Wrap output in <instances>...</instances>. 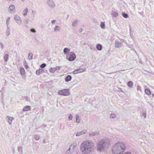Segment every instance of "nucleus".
Returning <instances> with one entry per match:
<instances>
[{"label":"nucleus","mask_w":154,"mask_h":154,"mask_svg":"<svg viewBox=\"0 0 154 154\" xmlns=\"http://www.w3.org/2000/svg\"><path fill=\"white\" fill-rule=\"evenodd\" d=\"M125 149V146L122 142L116 143L112 148V154H122Z\"/></svg>","instance_id":"f257e3e1"},{"label":"nucleus","mask_w":154,"mask_h":154,"mask_svg":"<svg viewBox=\"0 0 154 154\" xmlns=\"http://www.w3.org/2000/svg\"><path fill=\"white\" fill-rule=\"evenodd\" d=\"M109 140L104 139L98 140L97 143V149L98 152H102L104 149L108 148L109 144Z\"/></svg>","instance_id":"f03ea898"},{"label":"nucleus","mask_w":154,"mask_h":154,"mask_svg":"<svg viewBox=\"0 0 154 154\" xmlns=\"http://www.w3.org/2000/svg\"><path fill=\"white\" fill-rule=\"evenodd\" d=\"M80 150L83 154H87L92 151L93 148L91 144L89 142L84 141L81 145Z\"/></svg>","instance_id":"7ed1b4c3"},{"label":"nucleus","mask_w":154,"mask_h":154,"mask_svg":"<svg viewBox=\"0 0 154 154\" xmlns=\"http://www.w3.org/2000/svg\"><path fill=\"white\" fill-rule=\"evenodd\" d=\"M57 93L59 95L67 96L69 95L70 92L69 89H66L59 91Z\"/></svg>","instance_id":"20e7f679"},{"label":"nucleus","mask_w":154,"mask_h":154,"mask_svg":"<svg viewBox=\"0 0 154 154\" xmlns=\"http://www.w3.org/2000/svg\"><path fill=\"white\" fill-rule=\"evenodd\" d=\"M70 54L66 56V59L69 61H72L74 60L76 58L75 54L73 52H70Z\"/></svg>","instance_id":"39448f33"},{"label":"nucleus","mask_w":154,"mask_h":154,"mask_svg":"<svg viewBox=\"0 0 154 154\" xmlns=\"http://www.w3.org/2000/svg\"><path fill=\"white\" fill-rule=\"evenodd\" d=\"M14 19L17 23L19 24L20 25L21 24V20L19 16L17 15L14 16Z\"/></svg>","instance_id":"423d86ee"},{"label":"nucleus","mask_w":154,"mask_h":154,"mask_svg":"<svg viewBox=\"0 0 154 154\" xmlns=\"http://www.w3.org/2000/svg\"><path fill=\"white\" fill-rule=\"evenodd\" d=\"M60 69V67L57 66L55 68H51L50 69L51 72L54 73L55 71L58 70Z\"/></svg>","instance_id":"0eeeda50"},{"label":"nucleus","mask_w":154,"mask_h":154,"mask_svg":"<svg viewBox=\"0 0 154 154\" xmlns=\"http://www.w3.org/2000/svg\"><path fill=\"white\" fill-rule=\"evenodd\" d=\"M86 132L87 131L86 130H84L78 132L76 134V136L78 137L86 133Z\"/></svg>","instance_id":"6e6552de"},{"label":"nucleus","mask_w":154,"mask_h":154,"mask_svg":"<svg viewBox=\"0 0 154 154\" xmlns=\"http://www.w3.org/2000/svg\"><path fill=\"white\" fill-rule=\"evenodd\" d=\"M122 45V42H116L115 44V47L116 48H119Z\"/></svg>","instance_id":"1a4fd4ad"},{"label":"nucleus","mask_w":154,"mask_h":154,"mask_svg":"<svg viewBox=\"0 0 154 154\" xmlns=\"http://www.w3.org/2000/svg\"><path fill=\"white\" fill-rule=\"evenodd\" d=\"M7 121L8 123L9 124H11V123H12V121L14 119V118L13 117H9V116H8L7 117Z\"/></svg>","instance_id":"9d476101"},{"label":"nucleus","mask_w":154,"mask_h":154,"mask_svg":"<svg viewBox=\"0 0 154 154\" xmlns=\"http://www.w3.org/2000/svg\"><path fill=\"white\" fill-rule=\"evenodd\" d=\"M20 72L23 77L25 76V71L23 67L20 68Z\"/></svg>","instance_id":"9b49d317"},{"label":"nucleus","mask_w":154,"mask_h":154,"mask_svg":"<svg viewBox=\"0 0 154 154\" xmlns=\"http://www.w3.org/2000/svg\"><path fill=\"white\" fill-rule=\"evenodd\" d=\"M70 51V49L68 48H65L63 49V53L65 55L68 54Z\"/></svg>","instance_id":"f8f14e48"},{"label":"nucleus","mask_w":154,"mask_h":154,"mask_svg":"<svg viewBox=\"0 0 154 154\" xmlns=\"http://www.w3.org/2000/svg\"><path fill=\"white\" fill-rule=\"evenodd\" d=\"M72 79V76L70 75H67L65 78V81L66 82H68L71 81Z\"/></svg>","instance_id":"ddd939ff"},{"label":"nucleus","mask_w":154,"mask_h":154,"mask_svg":"<svg viewBox=\"0 0 154 154\" xmlns=\"http://www.w3.org/2000/svg\"><path fill=\"white\" fill-rule=\"evenodd\" d=\"M31 108V106H25L23 109V111L25 112L28 111L30 110Z\"/></svg>","instance_id":"4468645a"},{"label":"nucleus","mask_w":154,"mask_h":154,"mask_svg":"<svg viewBox=\"0 0 154 154\" xmlns=\"http://www.w3.org/2000/svg\"><path fill=\"white\" fill-rule=\"evenodd\" d=\"M99 134V132H97L96 131L92 132L89 134V136L90 137L91 136H94L95 135H98Z\"/></svg>","instance_id":"2eb2a0df"},{"label":"nucleus","mask_w":154,"mask_h":154,"mask_svg":"<svg viewBox=\"0 0 154 154\" xmlns=\"http://www.w3.org/2000/svg\"><path fill=\"white\" fill-rule=\"evenodd\" d=\"M43 71V69H39L36 71L35 73L37 75H39L40 73L42 72Z\"/></svg>","instance_id":"dca6fc26"},{"label":"nucleus","mask_w":154,"mask_h":154,"mask_svg":"<svg viewBox=\"0 0 154 154\" xmlns=\"http://www.w3.org/2000/svg\"><path fill=\"white\" fill-rule=\"evenodd\" d=\"M96 48L98 50L100 51L102 50V46L101 44H98L97 45Z\"/></svg>","instance_id":"f3484780"},{"label":"nucleus","mask_w":154,"mask_h":154,"mask_svg":"<svg viewBox=\"0 0 154 154\" xmlns=\"http://www.w3.org/2000/svg\"><path fill=\"white\" fill-rule=\"evenodd\" d=\"M48 5H50V6L51 7H54L55 6V4H54V2L52 1L51 0H48Z\"/></svg>","instance_id":"a211bd4d"},{"label":"nucleus","mask_w":154,"mask_h":154,"mask_svg":"<svg viewBox=\"0 0 154 154\" xmlns=\"http://www.w3.org/2000/svg\"><path fill=\"white\" fill-rule=\"evenodd\" d=\"M145 93L148 95H150L151 94V92L150 90L148 88L145 89Z\"/></svg>","instance_id":"6ab92c4d"},{"label":"nucleus","mask_w":154,"mask_h":154,"mask_svg":"<svg viewBox=\"0 0 154 154\" xmlns=\"http://www.w3.org/2000/svg\"><path fill=\"white\" fill-rule=\"evenodd\" d=\"M17 150L19 154H23V149L21 146H18Z\"/></svg>","instance_id":"aec40b11"},{"label":"nucleus","mask_w":154,"mask_h":154,"mask_svg":"<svg viewBox=\"0 0 154 154\" xmlns=\"http://www.w3.org/2000/svg\"><path fill=\"white\" fill-rule=\"evenodd\" d=\"M77 70L78 73L83 72L86 71V69L85 68H79L77 69Z\"/></svg>","instance_id":"412c9836"},{"label":"nucleus","mask_w":154,"mask_h":154,"mask_svg":"<svg viewBox=\"0 0 154 154\" xmlns=\"http://www.w3.org/2000/svg\"><path fill=\"white\" fill-rule=\"evenodd\" d=\"M121 15L125 18H127L129 17L128 14L124 12H122Z\"/></svg>","instance_id":"4be33fe9"},{"label":"nucleus","mask_w":154,"mask_h":154,"mask_svg":"<svg viewBox=\"0 0 154 154\" xmlns=\"http://www.w3.org/2000/svg\"><path fill=\"white\" fill-rule=\"evenodd\" d=\"M111 14L114 17H117L118 15V14L117 12L113 11H112Z\"/></svg>","instance_id":"5701e85b"},{"label":"nucleus","mask_w":154,"mask_h":154,"mask_svg":"<svg viewBox=\"0 0 154 154\" xmlns=\"http://www.w3.org/2000/svg\"><path fill=\"white\" fill-rule=\"evenodd\" d=\"M100 27L102 29L105 28V24L104 22H101L100 24Z\"/></svg>","instance_id":"b1692460"},{"label":"nucleus","mask_w":154,"mask_h":154,"mask_svg":"<svg viewBox=\"0 0 154 154\" xmlns=\"http://www.w3.org/2000/svg\"><path fill=\"white\" fill-rule=\"evenodd\" d=\"M7 30L6 32V35L8 36L10 34V30L9 29V26H7Z\"/></svg>","instance_id":"393cba45"},{"label":"nucleus","mask_w":154,"mask_h":154,"mask_svg":"<svg viewBox=\"0 0 154 154\" xmlns=\"http://www.w3.org/2000/svg\"><path fill=\"white\" fill-rule=\"evenodd\" d=\"M78 20H77L76 19L72 23V25L73 26H75L77 25V23Z\"/></svg>","instance_id":"a878e982"},{"label":"nucleus","mask_w":154,"mask_h":154,"mask_svg":"<svg viewBox=\"0 0 154 154\" xmlns=\"http://www.w3.org/2000/svg\"><path fill=\"white\" fill-rule=\"evenodd\" d=\"M8 54H6L4 57V59L5 62H7L8 60Z\"/></svg>","instance_id":"bb28decb"},{"label":"nucleus","mask_w":154,"mask_h":154,"mask_svg":"<svg viewBox=\"0 0 154 154\" xmlns=\"http://www.w3.org/2000/svg\"><path fill=\"white\" fill-rule=\"evenodd\" d=\"M133 85V82L131 81L128 82L127 83L128 86L130 88H131Z\"/></svg>","instance_id":"cd10ccee"},{"label":"nucleus","mask_w":154,"mask_h":154,"mask_svg":"<svg viewBox=\"0 0 154 154\" xmlns=\"http://www.w3.org/2000/svg\"><path fill=\"white\" fill-rule=\"evenodd\" d=\"M28 58L30 60H31L32 58V53L30 52L29 53L28 55Z\"/></svg>","instance_id":"c85d7f7f"},{"label":"nucleus","mask_w":154,"mask_h":154,"mask_svg":"<svg viewBox=\"0 0 154 154\" xmlns=\"http://www.w3.org/2000/svg\"><path fill=\"white\" fill-rule=\"evenodd\" d=\"M40 138V136L38 135L35 134L34 135V139L37 140H39Z\"/></svg>","instance_id":"c756f323"},{"label":"nucleus","mask_w":154,"mask_h":154,"mask_svg":"<svg viewBox=\"0 0 154 154\" xmlns=\"http://www.w3.org/2000/svg\"><path fill=\"white\" fill-rule=\"evenodd\" d=\"M76 120L77 122L79 123L80 122V119H79V116L78 115L76 116Z\"/></svg>","instance_id":"7c9ffc66"},{"label":"nucleus","mask_w":154,"mask_h":154,"mask_svg":"<svg viewBox=\"0 0 154 154\" xmlns=\"http://www.w3.org/2000/svg\"><path fill=\"white\" fill-rule=\"evenodd\" d=\"M24 65L26 69H28L29 68V66H28L27 62L26 60H25L24 62Z\"/></svg>","instance_id":"2f4dec72"},{"label":"nucleus","mask_w":154,"mask_h":154,"mask_svg":"<svg viewBox=\"0 0 154 154\" xmlns=\"http://www.w3.org/2000/svg\"><path fill=\"white\" fill-rule=\"evenodd\" d=\"M60 27L59 26H55L54 28V31H58L60 30Z\"/></svg>","instance_id":"473e14b6"},{"label":"nucleus","mask_w":154,"mask_h":154,"mask_svg":"<svg viewBox=\"0 0 154 154\" xmlns=\"http://www.w3.org/2000/svg\"><path fill=\"white\" fill-rule=\"evenodd\" d=\"M28 12V10H24L23 12V15L24 16H26Z\"/></svg>","instance_id":"72a5a7b5"},{"label":"nucleus","mask_w":154,"mask_h":154,"mask_svg":"<svg viewBox=\"0 0 154 154\" xmlns=\"http://www.w3.org/2000/svg\"><path fill=\"white\" fill-rule=\"evenodd\" d=\"M116 114L113 113H111L110 115V117L111 118L113 119L116 117Z\"/></svg>","instance_id":"f704fd0d"},{"label":"nucleus","mask_w":154,"mask_h":154,"mask_svg":"<svg viewBox=\"0 0 154 154\" xmlns=\"http://www.w3.org/2000/svg\"><path fill=\"white\" fill-rule=\"evenodd\" d=\"M10 20V18L9 17H8L6 20V24L7 25V26H8V25L9 24V21Z\"/></svg>","instance_id":"c9c22d12"},{"label":"nucleus","mask_w":154,"mask_h":154,"mask_svg":"<svg viewBox=\"0 0 154 154\" xmlns=\"http://www.w3.org/2000/svg\"><path fill=\"white\" fill-rule=\"evenodd\" d=\"M46 64L45 63H43L40 65V67L41 68H44L46 66Z\"/></svg>","instance_id":"e433bc0d"},{"label":"nucleus","mask_w":154,"mask_h":154,"mask_svg":"<svg viewBox=\"0 0 154 154\" xmlns=\"http://www.w3.org/2000/svg\"><path fill=\"white\" fill-rule=\"evenodd\" d=\"M15 8V7L14 5H11L9 7L10 10H14Z\"/></svg>","instance_id":"4c0bfd02"},{"label":"nucleus","mask_w":154,"mask_h":154,"mask_svg":"<svg viewBox=\"0 0 154 154\" xmlns=\"http://www.w3.org/2000/svg\"><path fill=\"white\" fill-rule=\"evenodd\" d=\"M24 99L27 101H29L30 100V98L27 97H25L24 98Z\"/></svg>","instance_id":"58836bf2"},{"label":"nucleus","mask_w":154,"mask_h":154,"mask_svg":"<svg viewBox=\"0 0 154 154\" xmlns=\"http://www.w3.org/2000/svg\"><path fill=\"white\" fill-rule=\"evenodd\" d=\"M72 115L71 114H70L69 115V117H68L69 119V120H72Z\"/></svg>","instance_id":"ea45409f"},{"label":"nucleus","mask_w":154,"mask_h":154,"mask_svg":"<svg viewBox=\"0 0 154 154\" xmlns=\"http://www.w3.org/2000/svg\"><path fill=\"white\" fill-rule=\"evenodd\" d=\"M78 71L77 70V69H75V70H74V71H73L72 72V73L73 74H76L77 73H78Z\"/></svg>","instance_id":"a19ab883"},{"label":"nucleus","mask_w":154,"mask_h":154,"mask_svg":"<svg viewBox=\"0 0 154 154\" xmlns=\"http://www.w3.org/2000/svg\"><path fill=\"white\" fill-rule=\"evenodd\" d=\"M30 31L31 32L33 33H35L36 32V30L34 28L31 29Z\"/></svg>","instance_id":"79ce46f5"},{"label":"nucleus","mask_w":154,"mask_h":154,"mask_svg":"<svg viewBox=\"0 0 154 154\" xmlns=\"http://www.w3.org/2000/svg\"><path fill=\"white\" fill-rule=\"evenodd\" d=\"M76 146V144H73V145H71L70 146V147H71L72 148V149H74L75 147V146Z\"/></svg>","instance_id":"37998d69"},{"label":"nucleus","mask_w":154,"mask_h":154,"mask_svg":"<svg viewBox=\"0 0 154 154\" xmlns=\"http://www.w3.org/2000/svg\"><path fill=\"white\" fill-rule=\"evenodd\" d=\"M25 21L26 24H28L29 23V20L27 18L25 19Z\"/></svg>","instance_id":"c03bdc74"},{"label":"nucleus","mask_w":154,"mask_h":154,"mask_svg":"<svg viewBox=\"0 0 154 154\" xmlns=\"http://www.w3.org/2000/svg\"><path fill=\"white\" fill-rule=\"evenodd\" d=\"M146 112H143L142 113V115L145 118H146Z\"/></svg>","instance_id":"a18cd8bd"},{"label":"nucleus","mask_w":154,"mask_h":154,"mask_svg":"<svg viewBox=\"0 0 154 154\" xmlns=\"http://www.w3.org/2000/svg\"><path fill=\"white\" fill-rule=\"evenodd\" d=\"M139 13L143 17L144 16L143 15V12L142 11L139 12Z\"/></svg>","instance_id":"49530a36"},{"label":"nucleus","mask_w":154,"mask_h":154,"mask_svg":"<svg viewBox=\"0 0 154 154\" xmlns=\"http://www.w3.org/2000/svg\"><path fill=\"white\" fill-rule=\"evenodd\" d=\"M56 21V20H53L51 21V23H52V24H54L55 23Z\"/></svg>","instance_id":"de8ad7c7"},{"label":"nucleus","mask_w":154,"mask_h":154,"mask_svg":"<svg viewBox=\"0 0 154 154\" xmlns=\"http://www.w3.org/2000/svg\"><path fill=\"white\" fill-rule=\"evenodd\" d=\"M15 12V10H10L9 12L11 13H13Z\"/></svg>","instance_id":"09e8293b"},{"label":"nucleus","mask_w":154,"mask_h":154,"mask_svg":"<svg viewBox=\"0 0 154 154\" xmlns=\"http://www.w3.org/2000/svg\"><path fill=\"white\" fill-rule=\"evenodd\" d=\"M0 45L1 46V48L2 49H3V45L2 42H0Z\"/></svg>","instance_id":"8fccbe9b"},{"label":"nucleus","mask_w":154,"mask_h":154,"mask_svg":"<svg viewBox=\"0 0 154 154\" xmlns=\"http://www.w3.org/2000/svg\"><path fill=\"white\" fill-rule=\"evenodd\" d=\"M131 50H133V51H134V52H135V53L136 54L138 55V54H137V53L136 52V51L134 49V48H132Z\"/></svg>","instance_id":"3c124183"},{"label":"nucleus","mask_w":154,"mask_h":154,"mask_svg":"<svg viewBox=\"0 0 154 154\" xmlns=\"http://www.w3.org/2000/svg\"><path fill=\"white\" fill-rule=\"evenodd\" d=\"M124 154H131V152H125Z\"/></svg>","instance_id":"603ef678"},{"label":"nucleus","mask_w":154,"mask_h":154,"mask_svg":"<svg viewBox=\"0 0 154 154\" xmlns=\"http://www.w3.org/2000/svg\"><path fill=\"white\" fill-rule=\"evenodd\" d=\"M70 152V151H69V150H67L66 152V153L67 154H69Z\"/></svg>","instance_id":"864d4df0"},{"label":"nucleus","mask_w":154,"mask_h":154,"mask_svg":"<svg viewBox=\"0 0 154 154\" xmlns=\"http://www.w3.org/2000/svg\"><path fill=\"white\" fill-rule=\"evenodd\" d=\"M42 126L44 128H45L46 127L47 125H45L44 124Z\"/></svg>","instance_id":"5fc2aeb1"},{"label":"nucleus","mask_w":154,"mask_h":154,"mask_svg":"<svg viewBox=\"0 0 154 154\" xmlns=\"http://www.w3.org/2000/svg\"><path fill=\"white\" fill-rule=\"evenodd\" d=\"M82 28H81L79 29V32H81L82 31Z\"/></svg>","instance_id":"6e6d98bb"},{"label":"nucleus","mask_w":154,"mask_h":154,"mask_svg":"<svg viewBox=\"0 0 154 154\" xmlns=\"http://www.w3.org/2000/svg\"><path fill=\"white\" fill-rule=\"evenodd\" d=\"M71 148H72L71 147H70H70H69V148L68 150H69V151H70Z\"/></svg>","instance_id":"4d7b16f0"},{"label":"nucleus","mask_w":154,"mask_h":154,"mask_svg":"<svg viewBox=\"0 0 154 154\" xmlns=\"http://www.w3.org/2000/svg\"><path fill=\"white\" fill-rule=\"evenodd\" d=\"M42 142L43 143H45V140H44L43 141H42Z\"/></svg>","instance_id":"13d9d810"},{"label":"nucleus","mask_w":154,"mask_h":154,"mask_svg":"<svg viewBox=\"0 0 154 154\" xmlns=\"http://www.w3.org/2000/svg\"><path fill=\"white\" fill-rule=\"evenodd\" d=\"M119 89L120 90V91H121L122 92H123V91L121 89L119 88Z\"/></svg>","instance_id":"bf43d9fd"},{"label":"nucleus","mask_w":154,"mask_h":154,"mask_svg":"<svg viewBox=\"0 0 154 154\" xmlns=\"http://www.w3.org/2000/svg\"><path fill=\"white\" fill-rule=\"evenodd\" d=\"M152 96L153 97H154V94H152Z\"/></svg>","instance_id":"052dcab7"},{"label":"nucleus","mask_w":154,"mask_h":154,"mask_svg":"<svg viewBox=\"0 0 154 154\" xmlns=\"http://www.w3.org/2000/svg\"><path fill=\"white\" fill-rule=\"evenodd\" d=\"M137 87H138V88L139 87H140V86H138Z\"/></svg>","instance_id":"680f3d73"},{"label":"nucleus","mask_w":154,"mask_h":154,"mask_svg":"<svg viewBox=\"0 0 154 154\" xmlns=\"http://www.w3.org/2000/svg\"><path fill=\"white\" fill-rule=\"evenodd\" d=\"M35 40L37 41L38 42V41L36 39H35Z\"/></svg>","instance_id":"e2e57ef3"},{"label":"nucleus","mask_w":154,"mask_h":154,"mask_svg":"<svg viewBox=\"0 0 154 154\" xmlns=\"http://www.w3.org/2000/svg\"><path fill=\"white\" fill-rule=\"evenodd\" d=\"M26 27H27V25H26Z\"/></svg>","instance_id":"0e129e2a"}]
</instances>
